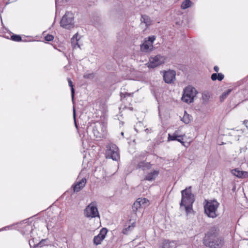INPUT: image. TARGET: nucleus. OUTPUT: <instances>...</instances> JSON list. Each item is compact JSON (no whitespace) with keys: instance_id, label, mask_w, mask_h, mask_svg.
I'll return each instance as SVG.
<instances>
[{"instance_id":"obj_1","label":"nucleus","mask_w":248,"mask_h":248,"mask_svg":"<svg viewBox=\"0 0 248 248\" xmlns=\"http://www.w3.org/2000/svg\"><path fill=\"white\" fill-rule=\"evenodd\" d=\"M203 243L206 247L210 248H221L224 245V240L219 234V230L212 227L205 233Z\"/></svg>"},{"instance_id":"obj_2","label":"nucleus","mask_w":248,"mask_h":248,"mask_svg":"<svg viewBox=\"0 0 248 248\" xmlns=\"http://www.w3.org/2000/svg\"><path fill=\"white\" fill-rule=\"evenodd\" d=\"M191 186L181 191L182 198L180 203L181 209L184 208L187 215L193 212L192 206L195 201V198L191 192Z\"/></svg>"},{"instance_id":"obj_3","label":"nucleus","mask_w":248,"mask_h":248,"mask_svg":"<svg viewBox=\"0 0 248 248\" xmlns=\"http://www.w3.org/2000/svg\"><path fill=\"white\" fill-rule=\"evenodd\" d=\"M219 205V203L216 200L207 202L204 206L205 214L209 217H216L217 216V212Z\"/></svg>"},{"instance_id":"obj_4","label":"nucleus","mask_w":248,"mask_h":248,"mask_svg":"<svg viewBox=\"0 0 248 248\" xmlns=\"http://www.w3.org/2000/svg\"><path fill=\"white\" fill-rule=\"evenodd\" d=\"M60 25L63 28L70 30L74 27V16L71 12H66L62 16Z\"/></svg>"},{"instance_id":"obj_5","label":"nucleus","mask_w":248,"mask_h":248,"mask_svg":"<svg viewBox=\"0 0 248 248\" xmlns=\"http://www.w3.org/2000/svg\"><path fill=\"white\" fill-rule=\"evenodd\" d=\"M105 155L106 158L117 160L120 158L118 148L114 144L110 143L107 145Z\"/></svg>"},{"instance_id":"obj_6","label":"nucleus","mask_w":248,"mask_h":248,"mask_svg":"<svg viewBox=\"0 0 248 248\" xmlns=\"http://www.w3.org/2000/svg\"><path fill=\"white\" fill-rule=\"evenodd\" d=\"M197 93V92L195 88L190 86H187L184 90L182 100L187 103H191Z\"/></svg>"},{"instance_id":"obj_7","label":"nucleus","mask_w":248,"mask_h":248,"mask_svg":"<svg viewBox=\"0 0 248 248\" xmlns=\"http://www.w3.org/2000/svg\"><path fill=\"white\" fill-rule=\"evenodd\" d=\"M84 214L86 217L94 218L99 217V214L95 202H93L90 203L84 209Z\"/></svg>"},{"instance_id":"obj_8","label":"nucleus","mask_w":248,"mask_h":248,"mask_svg":"<svg viewBox=\"0 0 248 248\" xmlns=\"http://www.w3.org/2000/svg\"><path fill=\"white\" fill-rule=\"evenodd\" d=\"M165 61V58L160 55H157L155 57H151L149 59L148 67L155 68L164 63Z\"/></svg>"},{"instance_id":"obj_9","label":"nucleus","mask_w":248,"mask_h":248,"mask_svg":"<svg viewBox=\"0 0 248 248\" xmlns=\"http://www.w3.org/2000/svg\"><path fill=\"white\" fill-rule=\"evenodd\" d=\"M176 72L173 70H169L163 72V80L165 83L171 84L175 80Z\"/></svg>"},{"instance_id":"obj_10","label":"nucleus","mask_w":248,"mask_h":248,"mask_svg":"<svg viewBox=\"0 0 248 248\" xmlns=\"http://www.w3.org/2000/svg\"><path fill=\"white\" fill-rule=\"evenodd\" d=\"M107 232L108 230L106 228L101 229L99 234L94 237L93 239V244L96 246L100 244L105 238Z\"/></svg>"},{"instance_id":"obj_11","label":"nucleus","mask_w":248,"mask_h":248,"mask_svg":"<svg viewBox=\"0 0 248 248\" xmlns=\"http://www.w3.org/2000/svg\"><path fill=\"white\" fill-rule=\"evenodd\" d=\"M159 170H154L148 172L145 175L144 179L148 181L155 180L159 174Z\"/></svg>"},{"instance_id":"obj_12","label":"nucleus","mask_w":248,"mask_h":248,"mask_svg":"<svg viewBox=\"0 0 248 248\" xmlns=\"http://www.w3.org/2000/svg\"><path fill=\"white\" fill-rule=\"evenodd\" d=\"M87 180L85 178H83L81 180L77 182L73 187L74 192L79 191L85 186Z\"/></svg>"},{"instance_id":"obj_13","label":"nucleus","mask_w":248,"mask_h":248,"mask_svg":"<svg viewBox=\"0 0 248 248\" xmlns=\"http://www.w3.org/2000/svg\"><path fill=\"white\" fill-rule=\"evenodd\" d=\"M232 173L239 178H245L248 177V172L245 171H241L237 169L232 170Z\"/></svg>"},{"instance_id":"obj_14","label":"nucleus","mask_w":248,"mask_h":248,"mask_svg":"<svg viewBox=\"0 0 248 248\" xmlns=\"http://www.w3.org/2000/svg\"><path fill=\"white\" fill-rule=\"evenodd\" d=\"M161 248H175L176 243L174 241L164 240L161 245Z\"/></svg>"},{"instance_id":"obj_15","label":"nucleus","mask_w":248,"mask_h":248,"mask_svg":"<svg viewBox=\"0 0 248 248\" xmlns=\"http://www.w3.org/2000/svg\"><path fill=\"white\" fill-rule=\"evenodd\" d=\"M152 165L150 162H146L144 161H140L137 164V169H141L143 170H150L152 168Z\"/></svg>"},{"instance_id":"obj_16","label":"nucleus","mask_w":248,"mask_h":248,"mask_svg":"<svg viewBox=\"0 0 248 248\" xmlns=\"http://www.w3.org/2000/svg\"><path fill=\"white\" fill-rule=\"evenodd\" d=\"M224 76L223 74L220 73H213L212 74L211 78L213 81L218 80V81H221L223 79Z\"/></svg>"},{"instance_id":"obj_17","label":"nucleus","mask_w":248,"mask_h":248,"mask_svg":"<svg viewBox=\"0 0 248 248\" xmlns=\"http://www.w3.org/2000/svg\"><path fill=\"white\" fill-rule=\"evenodd\" d=\"M26 228H27L29 230L31 229V237L32 238L30 241H31L32 245H33L34 243L35 244L38 243V242H39V239L36 238L34 236L33 231L32 229L31 228V226H26Z\"/></svg>"},{"instance_id":"obj_18","label":"nucleus","mask_w":248,"mask_h":248,"mask_svg":"<svg viewBox=\"0 0 248 248\" xmlns=\"http://www.w3.org/2000/svg\"><path fill=\"white\" fill-rule=\"evenodd\" d=\"M211 97V93L208 91H204L202 93V99L203 103H207Z\"/></svg>"},{"instance_id":"obj_19","label":"nucleus","mask_w":248,"mask_h":248,"mask_svg":"<svg viewBox=\"0 0 248 248\" xmlns=\"http://www.w3.org/2000/svg\"><path fill=\"white\" fill-rule=\"evenodd\" d=\"M151 46L150 43H148L147 40L140 45V49L141 51L147 52L149 51V46Z\"/></svg>"},{"instance_id":"obj_20","label":"nucleus","mask_w":248,"mask_h":248,"mask_svg":"<svg viewBox=\"0 0 248 248\" xmlns=\"http://www.w3.org/2000/svg\"><path fill=\"white\" fill-rule=\"evenodd\" d=\"M46 241V239H42L41 241H39V242H38V243H37V244H34L33 245H32L31 244V241H29V245L30 246V247L31 248H37L38 247H43V246H44L45 244V242Z\"/></svg>"},{"instance_id":"obj_21","label":"nucleus","mask_w":248,"mask_h":248,"mask_svg":"<svg viewBox=\"0 0 248 248\" xmlns=\"http://www.w3.org/2000/svg\"><path fill=\"white\" fill-rule=\"evenodd\" d=\"M191 116L188 114L186 111H185V114L181 120L186 124H189L191 121Z\"/></svg>"},{"instance_id":"obj_22","label":"nucleus","mask_w":248,"mask_h":248,"mask_svg":"<svg viewBox=\"0 0 248 248\" xmlns=\"http://www.w3.org/2000/svg\"><path fill=\"white\" fill-rule=\"evenodd\" d=\"M78 36V34L76 33L75 34L73 37L71 39V44L72 46H73V47L76 48V46H77L78 47H79V46L78 44V39H77V37Z\"/></svg>"},{"instance_id":"obj_23","label":"nucleus","mask_w":248,"mask_h":248,"mask_svg":"<svg viewBox=\"0 0 248 248\" xmlns=\"http://www.w3.org/2000/svg\"><path fill=\"white\" fill-rule=\"evenodd\" d=\"M141 207L140 203H139L138 201H136L132 206V210L133 213L137 214L138 210Z\"/></svg>"},{"instance_id":"obj_24","label":"nucleus","mask_w":248,"mask_h":248,"mask_svg":"<svg viewBox=\"0 0 248 248\" xmlns=\"http://www.w3.org/2000/svg\"><path fill=\"white\" fill-rule=\"evenodd\" d=\"M232 92V89H228L225 92H224L219 97V99L220 102H223L225 100V99L227 98V97L228 96V95L231 93Z\"/></svg>"},{"instance_id":"obj_25","label":"nucleus","mask_w":248,"mask_h":248,"mask_svg":"<svg viewBox=\"0 0 248 248\" xmlns=\"http://www.w3.org/2000/svg\"><path fill=\"white\" fill-rule=\"evenodd\" d=\"M182 135H178L177 132H175L173 135L169 134L168 140H176L178 138H181Z\"/></svg>"},{"instance_id":"obj_26","label":"nucleus","mask_w":248,"mask_h":248,"mask_svg":"<svg viewBox=\"0 0 248 248\" xmlns=\"http://www.w3.org/2000/svg\"><path fill=\"white\" fill-rule=\"evenodd\" d=\"M191 1L190 0H185L181 4V8L186 9L191 6Z\"/></svg>"},{"instance_id":"obj_27","label":"nucleus","mask_w":248,"mask_h":248,"mask_svg":"<svg viewBox=\"0 0 248 248\" xmlns=\"http://www.w3.org/2000/svg\"><path fill=\"white\" fill-rule=\"evenodd\" d=\"M67 80H68V82L69 86L71 87V96H72V99H73L74 93H75V90H74V89L73 88V82H72V81H71V80L70 79V78H67Z\"/></svg>"},{"instance_id":"obj_28","label":"nucleus","mask_w":248,"mask_h":248,"mask_svg":"<svg viewBox=\"0 0 248 248\" xmlns=\"http://www.w3.org/2000/svg\"><path fill=\"white\" fill-rule=\"evenodd\" d=\"M135 227V223H133L131 225L129 226L128 227L123 229V233L125 234H127L128 232L131 231Z\"/></svg>"},{"instance_id":"obj_29","label":"nucleus","mask_w":248,"mask_h":248,"mask_svg":"<svg viewBox=\"0 0 248 248\" xmlns=\"http://www.w3.org/2000/svg\"><path fill=\"white\" fill-rule=\"evenodd\" d=\"M11 38L13 41L16 42H20L22 40L21 36L19 35L13 34Z\"/></svg>"},{"instance_id":"obj_30","label":"nucleus","mask_w":248,"mask_h":248,"mask_svg":"<svg viewBox=\"0 0 248 248\" xmlns=\"http://www.w3.org/2000/svg\"><path fill=\"white\" fill-rule=\"evenodd\" d=\"M136 201H138L139 202V203H140L141 206L143 204H144V203H146L147 202H149V201L147 199H146L145 198H138L136 200Z\"/></svg>"},{"instance_id":"obj_31","label":"nucleus","mask_w":248,"mask_h":248,"mask_svg":"<svg viewBox=\"0 0 248 248\" xmlns=\"http://www.w3.org/2000/svg\"><path fill=\"white\" fill-rule=\"evenodd\" d=\"M155 36L153 35V36H149L148 37V40H147V41L148 42V43H150V44L151 45V46H152L153 43L155 41Z\"/></svg>"},{"instance_id":"obj_32","label":"nucleus","mask_w":248,"mask_h":248,"mask_svg":"<svg viewBox=\"0 0 248 248\" xmlns=\"http://www.w3.org/2000/svg\"><path fill=\"white\" fill-rule=\"evenodd\" d=\"M94 77V74L92 73H89V74H85L83 76L84 78H89V79H92Z\"/></svg>"},{"instance_id":"obj_33","label":"nucleus","mask_w":248,"mask_h":248,"mask_svg":"<svg viewBox=\"0 0 248 248\" xmlns=\"http://www.w3.org/2000/svg\"><path fill=\"white\" fill-rule=\"evenodd\" d=\"M54 36L51 34H47L45 37V39L46 41H52L54 39Z\"/></svg>"},{"instance_id":"obj_34","label":"nucleus","mask_w":248,"mask_h":248,"mask_svg":"<svg viewBox=\"0 0 248 248\" xmlns=\"http://www.w3.org/2000/svg\"><path fill=\"white\" fill-rule=\"evenodd\" d=\"M142 126V124L141 123H139L136 124L135 126L134 129L137 132H140L142 131V130L138 129L139 127H141Z\"/></svg>"},{"instance_id":"obj_35","label":"nucleus","mask_w":248,"mask_h":248,"mask_svg":"<svg viewBox=\"0 0 248 248\" xmlns=\"http://www.w3.org/2000/svg\"><path fill=\"white\" fill-rule=\"evenodd\" d=\"M133 94V93H121V97L122 98L123 97H127V96H132Z\"/></svg>"},{"instance_id":"obj_36","label":"nucleus","mask_w":248,"mask_h":248,"mask_svg":"<svg viewBox=\"0 0 248 248\" xmlns=\"http://www.w3.org/2000/svg\"><path fill=\"white\" fill-rule=\"evenodd\" d=\"M148 16H141V21L144 22L146 25L148 24Z\"/></svg>"},{"instance_id":"obj_37","label":"nucleus","mask_w":248,"mask_h":248,"mask_svg":"<svg viewBox=\"0 0 248 248\" xmlns=\"http://www.w3.org/2000/svg\"><path fill=\"white\" fill-rule=\"evenodd\" d=\"M96 126L93 128V131L94 133V135L96 137V138H101V135L98 132L97 130L95 129Z\"/></svg>"},{"instance_id":"obj_38","label":"nucleus","mask_w":248,"mask_h":248,"mask_svg":"<svg viewBox=\"0 0 248 248\" xmlns=\"http://www.w3.org/2000/svg\"><path fill=\"white\" fill-rule=\"evenodd\" d=\"M183 136H182L181 138H178L176 140L181 143L183 145H184L185 142L183 141Z\"/></svg>"},{"instance_id":"obj_39","label":"nucleus","mask_w":248,"mask_h":248,"mask_svg":"<svg viewBox=\"0 0 248 248\" xmlns=\"http://www.w3.org/2000/svg\"><path fill=\"white\" fill-rule=\"evenodd\" d=\"M214 70H215V71H216V72H218V71H219V68L218 66H215L214 67Z\"/></svg>"},{"instance_id":"obj_40","label":"nucleus","mask_w":248,"mask_h":248,"mask_svg":"<svg viewBox=\"0 0 248 248\" xmlns=\"http://www.w3.org/2000/svg\"><path fill=\"white\" fill-rule=\"evenodd\" d=\"M248 123V120H246L243 121V124H244L247 128H248V126H247V124Z\"/></svg>"},{"instance_id":"obj_41","label":"nucleus","mask_w":248,"mask_h":248,"mask_svg":"<svg viewBox=\"0 0 248 248\" xmlns=\"http://www.w3.org/2000/svg\"><path fill=\"white\" fill-rule=\"evenodd\" d=\"M74 120H75V110L74 108Z\"/></svg>"},{"instance_id":"obj_42","label":"nucleus","mask_w":248,"mask_h":248,"mask_svg":"<svg viewBox=\"0 0 248 248\" xmlns=\"http://www.w3.org/2000/svg\"><path fill=\"white\" fill-rule=\"evenodd\" d=\"M121 134L122 136H124V132H122Z\"/></svg>"},{"instance_id":"obj_43","label":"nucleus","mask_w":248,"mask_h":248,"mask_svg":"<svg viewBox=\"0 0 248 248\" xmlns=\"http://www.w3.org/2000/svg\"><path fill=\"white\" fill-rule=\"evenodd\" d=\"M144 130H145V131H148V128H147V129H145Z\"/></svg>"}]
</instances>
